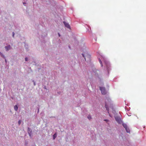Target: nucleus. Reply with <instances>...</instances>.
<instances>
[{
    "label": "nucleus",
    "mask_w": 146,
    "mask_h": 146,
    "mask_svg": "<svg viewBox=\"0 0 146 146\" xmlns=\"http://www.w3.org/2000/svg\"><path fill=\"white\" fill-rule=\"evenodd\" d=\"M111 100L109 98H107L106 99L105 107L106 110H107L108 113H109V109L108 107V105L111 104Z\"/></svg>",
    "instance_id": "f257e3e1"
},
{
    "label": "nucleus",
    "mask_w": 146,
    "mask_h": 146,
    "mask_svg": "<svg viewBox=\"0 0 146 146\" xmlns=\"http://www.w3.org/2000/svg\"><path fill=\"white\" fill-rule=\"evenodd\" d=\"M100 89L102 94L105 95L106 94V92L104 87H100Z\"/></svg>",
    "instance_id": "f03ea898"
},
{
    "label": "nucleus",
    "mask_w": 146,
    "mask_h": 146,
    "mask_svg": "<svg viewBox=\"0 0 146 146\" xmlns=\"http://www.w3.org/2000/svg\"><path fill=\"white\" fill-rule=\"evenodd\" d=\"M82 54L83 57L84 58L86 61V58L88 59L87 60H90V55L87 54H86L85 55L83 54Z\"/></svg>",
    "instance_id": "7ed1b4c3"
},
{
    "label": "nucleus",
    "mask_w": 146,
    "mask_h": 146,
    "mask_svg": "<svg viewBox=\"0 0 146 146\" xmlns=\"http://www.w3.org/2000/svg\"><path fill=\"white\" fill-rule=\"evenodd\" d=\"M122 125H123V126L124 127V128L125 129L127 133H129L130 130H129V128L127 127V124H125V123H123Z\"/></svg>",
    "instance_id": "20e7f679"
},
{
    "label": "nucleus",
    "mask_w": 146,
    "mask_h": 146,
    "mask_svg": "<svg viewBox=\"0 0 146 146\" xmlns=\"http://www.w3.org/2000/svg\"><path fill=\"white\" fill-rule=\"evenodd\" d=\"M63 23L65 25V26L66 27H67L68 28H70V26L69 25V24L67 23L66 22H63Z\"/></svg>",
    "instance_id": "39448f33"
},
{
    "label": "nucleus",
    "mask_w": 146,
    "mask_h": 146,
    "mask_svg": "<svg viewBox=\"0 0 146 146\" xmlns=\"http://www.w3.org/2000/svg\"><path fill=\"white\" fill-rule=\"evenodd\" d=\"M5 48L7 51L9 50L10 49L11 46L10 45H9L5 47Z\"/></svg>",
    "instance_id": "423d86ee"
},
{
    "label": "nucleus",
    "mask_w": 146,
    "mask_h": 146,
    "mask_svg": "<svg viewBox=\"0 0 146 146\" xmlns=\"http://www.w3.org/2000/svg\"><path fill=\"white\" fill-rule=\"evenodd\" d=\"M115 119L118 123H121V120L120 118L118 117H115Z\"/></svg>",
    "instance_id": "0eeeda50"
},
{
    "label": "nucleus",
    "mask_w": 146,
    "mask_h": 146,
    "mask_svg": "<svg viewBox=\"0 0 146 146\" xmlns=\"http://www.w3.org/2000/svg\"><path fill=\"white\" fill-rule=\"evenodd\" d=\"M18 107L17 105H16L14 106V109L15 111H17L18 110Z\"/></svg>",
    "instance_id": "6e6552de"
},
{
    "label": "nucleus",
    "mask_w": 146,
    "mask_h": 146,
    "mask_svg": "<svg viewBox=\"0 0 146 146\" xmlns=\"http://www.w3.org/2000/svg\"><path fill=\"white\" fill-rule=\"evenodd\" d=\"M56 133H55L53 135V138L54 139L56 138Z\"/></svg>",
    "instance_id": "1a4fd4ad"
},
{
    "label": "nucleus",
    "mask_w": 146,
    "mask_h": 146,
    "mask_svg": "<svg viewBox=\"0 0 146 146\" xmlns=\"http://www.w3.org/2000/svg\"><path fill=\"white\" fill-rule=\"evenodd\" d=\"M99 62H100V64H101V66L102 67L103 66V64L102 63V61L100 59H99Z\"/></svg>",
    "instance_id": "9d476101"
},
{
    "label": "nucleus",
    "mask_w": 146,
    "mask_h": 146,
    "mask_svg": "<svg viewBox=\"0 0 146 146\" xmlns=\"http://www.w3.org/2000/svg\"><path fill=\"white\" fill-rule=\"evenodd\" d=\"M21 123V120H19V121L18 122V124L19 125H20Z\"/></svg>",
    "instance_id": "9b49d317"
},
{
    "label": "nucleus",
    "mask_w": 146,
    "mask_h": 146,
    "mask_svg": "<svg viewBox=\"0 0 146 146\" xmlns=\"http://www.w3.org/2000/svg\"><path fill=\"white\" fill-rule=\"evenodd\" d=\"M88 118L90 120L92 118L91 117L90 115H88Z\"/></svg>",
    "instance_id": "f8f14e48"
},
{
    "label": "nucleus",
    "mask_w": 146,
    "mask_h": 146,
    "mask_svg": "<svg viewBox=\"0 0 146 146\" xmlns=\"http://www.w3.org/2000/svg\"><path fill=\"white\" fill-rule=\"evenodd\" d=\"M25 59L26 61H27L28 60V58L27 57L25 58Z\"/></svg>",
    "instance_id": "ddd939ff"
},
{
    "label": "nucleus",
    "mask_w": 146,
    "mask_h": 146,
    "mask_svg": "<svg viewBox=\"0 0 146 146\" xmlns=\"http://www.w3.org/2000/svg\"><path fill=\"white\" fill-rule=\"evenodd\" d=\"M12 34H13V37H14V35H15L14 33V32H13L12 33Z\"/></svg>",
    "instance_id": "4468645a"
},
{
    "label": "nucleus",
    "mask_w": 146,
    "mask_h": 146,
    "mask_svg": "<svg viewBox=\"0 0 146 146\" xmlns=\"http://www.w3.org/2000/svg\"><path fill=\"white\" fill-rule=\"evenodd\" d=\"M104 121H108V120L107 119H105V120H104Z\"/></svg>",
    "instance_id": "2eb2a0df"
},
{
    "label": "nucleus",
    "mask_w": 146,
    "mask_h": 146,
    "mask_svg": "<svg viewBox=\"0 0 146 146\" xmlns=\"http://www.w3.org/2000/svg\"><path fill=\"white\" fill-rule=\"evenodd\" d=\"M58 35H59V36H60V34H59V33H58Z\"/></svg>",
    "instance_id": "dca6fc26"
},
{
    "label": "nucleus",
    "mask_w": 146,
    "mask_h": 146,
    "mask_svg": "<svg viewBox=\"0 0 146 146\" xmlns=\"http://www.w3.org/2000/svg\"><path fill=\"white\" fill-rule=\"evenodd\" d=\"M2 53L0 52V55H2Z\"/></svg>",
    "instance_id": "f3484780"
},
{
    "label": "nucleus",
    "mask_w": 146,
    "mask_h": 146,
    "mask_svg": "<svg viewBox=\"0 0 146 146\" xmlns=\"http://www.w3.org/2000/svg\"><path fill=\"white\" fill-rule=\"evenodd\" d=\"M28 130H29V129H30L28 127Z\"/></svg>",
    "instance_id": "a211bd4d"
},
{
    "label": "nucleus",
    "mask_w": 146,
    "mask_h": 146,
    "mask_svg": "<svg viewBox=\"0 0 146 146\" xmlns=\"http://www.w3.org/2000/svg\"><path fill=\"white\" fill-rule=\"evenodd\" d=\"M34 85H35V83H34Z\"/></svg>",
    "instance_id": "6ab92c4d"
}]
</instances>
